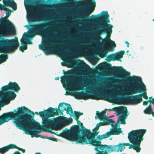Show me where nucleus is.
Here are the masks:
<instances>
[{"label": "nucleus", "instance_id": "4468645a", "mask_svg": "<svg viewBox=\"0 0 154 154\" xmlns=\"http://www.w3.org/2000/svg\"><path fill=\"white\" fill-rule=\"evenodd\" d=\"M85 92L83 91H74L73 96L77 99H83L85 100L89 99L99 100L103 99L101 95L97 93H94L92 92L95 90L96 88L88 86Z\"/></svg>", "mask_w": 154, "mask_h": 154}, {"label": "nucleus", "instance_id": "c85d7f7f", "mask_svg": "<svg viewBox=\"0 0 154 154\" xmlns=\"http://www.w3.org/2000/svg\"><path fill=\"white\" fill-rule=\"evenodd\" d=\"M96 112L97 117H98V119H100V120H102L106 116V112L105 111H103L100 112L99 111H97ZM96 117L97 116H96V119H97Z\"/></svg>", "mask_w": 154, "mask_h": 154}, {"label": "nucleus", "instance_id": "a211bd4d", "mask_svg": "<svg viewBox=\"0 0 154 154\" xmlns=\"http://www.w3.org/2000/svg\"><path fill=\"white\" fill-rule=\"evenodd\" d=\"M142 100V95L141 94L127 97L124 99V100L126 103L134 104L140 103Z\"/></svg>", "mask_w": 154, "mask_h": 154}, {"label": "nucleus", "instance_id": "4be33fe9", "mask_svg": "<svg viewBox=\"0 0 154 154\" xmlns=\"http://www.w3.org/2000/svg\"><path fill=\"white\" fill-rule=\"evenodd\" d=\"M125 54V52L124 51H120L118 52L109 55L107 57L110 60L114 61L117 60L121 62V58L123 57Z\"/></svg>", "mask_w": 154, "mask_h": 154}, {"label": "nucleus", "instance_id": "8fccbe9b", "mask_svg": "<svg viewBox=\"0 0 154 154\" xmlns=\"http://www.w3.org/2000/svg\"><path fill=\"white\" fill-rule=\"evenodd\" d=\"M32 44V42L31 41H28L27 43V44Z\"/></svg>", "mask_w": 154, "mask_h": 154}, {"label": "nucleus", "instance_id": "e433bc0d", "mask_svg": "<svg viewBox=\"0 0 154 154\" xmlns=\"http://www.w3.org/2000/svg\"><path fill=\"white\" fill-rule=\"evenodd\" d=\"M39 137L42 138H45V139L46 138L47 139H49L50 140H51L53 141H57V139L56 138H53L52 137H45V136H40V135H39Z\"/></svg>", "mask_w": 154, "mask_h": 154}, {"label": "nucleus", "instance_id": "a878e982", "mask_svg": "<svg viewBox=\"0 0 154 154\" xmlns=\"http://www.w3.org/2000/svg\"><path fill=\"white\" fill-rule=\"evenodd\" d=\"M46 111V116L48 117H54L56 115H59L60 114L57 108L55 109L52 107L49 108Z\"/></svg>", "mask_w": 154, "mask_h": 154}, {"label": "nucleus", "instance_id": "72a5a7b5", "mask_svg": "<svg viewBox=\"0 0 154 154\" xmlns=\"http://www.w3.org/2000/svg\"><path fill=\"white\" fill-rule=\"evenodd\" d=\"M153 111L152 109L147 107L143 111L144 113L145 114L149 115L151 114Z\"/></svg>", "mask_w": 154, "mask_h": 154}, {"label": "nucleus", "instance_id": "7ed1b4c3", "mask_svg": "<svg viewBox=\"0 0 154 154\" xmlns=\"http://www.w3.org/2000/svg\"><path fill=\"white\" fill-rule=\"evenodd\" d=\"M103 14L99 18L101 24L99 26V29L97 32L94 42L97 44L103 45L109 43V46L108 49L104 48L101 51V55L106 56L108 51H112L116 46L114 42L110 39V37L112 32V25L108 24L109 23V16L107 11H103L100 13Z\"/></svg>", "mask_w": 154, "mask_h": 154}, {"label": "nucleus", "instance_id": "0eeeda50", "mask_svg": "<svg viewBox=\"0 0 154 154\" xmlns=\"http://www.w3.org/2000/svg\"><path fill=\"white\" fill-rule=\"evenodd\" d=\"M53 119H48L47 117L43 118V126L42 127V129L40 128L41 126L39 123L36 122L38 125V129H35V127L32 126V131L35 132V133H33L32 137H37L38 134L40 133L41 131L51 132L55 134L53 132L50 130L54 129L56 127L57 124L59 122H62L66 125L69 124L68 119L67 118H63L60 116L54 118Z\"/></svg>", "mask_w": 154, "mask_h": 154}, {"label": "nucleus", "instance_id": "5701e85b", "mask_svg": "<svg viewBox=\"0 0 154 154\" xmlns=\"http://www.w3.org/2000/svg\"><path fill=\"white\" fill-rule=\"evenodd\" d=\"M16 148L19 150H21L23 152H24L25 150L21 148H20L17 146L15 145L11 144L8 146L0 148V153L1 154H4L6 152H8L10 149Z\"/></svg>", "mask_w": 154, "mask_h": 154}, {"label": "nucleus", "instance_id": "13d9d810", "mask_svg": "<svg viewBox=\"0 0 154 154\" xmlns=\"http://www.w3.org/2000/svg\"><path fill=\"white\" fill-rule=\"evenodd\" d=\"M151 114L152 115V116L153 117H154V112L152 111V113Z\"/></svg>", "mask_w": 154, "mask_h": 154}, {"label": "nucleus", "instance_id": "49530a36", "mask_svg": "<svg viewBox=\"0 0 154 154\" xmlns=\"http://www.w3.org/2000/svg\"><path fill=\"white\" fill-rule=\"evenodd\" d=\"M148 105V103L147 101H144L143 102V105L144 106H147Z\"/></svg>", "mask_w": 154, "mask_h": 154}, {"label": "nucleus", "instance_id": "58836bf2", "mask_svg": "<svg viewBox=\"0 0 154 154\" xmlns=\"http://www.w3.org/2000/svg\"><path fill=\"white\" fill-rule=\"evenodd\" d=\"M27 45H23L20 46L19 49L22 52H23L25 50L27 49Z\"/></svg>", "mask_w": 154, "mask_h": 154}, {"label": "nucleus", "instance_id": "774afa93", "mask_svg": "<svg viewBox=\"0 0 154 154\" xmlns=\"http://www.w3.org/2000/svg\"><path fill=\"white\" fill-rule=\"evenodd\" d=\"M112 138H110V140H112Z\"/></svg>", "mask_w": 154, "mask_h": 154}, {"label": "nucleus", "instance_id": "dca6fc26", "mask_svg": "<svg viewBox=\"0 0 154 154\" xmlns=\"http://www.w3.org/2000/svg\"><path fill=\"white\" fill-rule=\"evenodd\" d=\"M109 111H115L117 115H121L118 120V122L121 124L125 125L126 124L125 119L128 115L127 114V108L124 106H120L114 107L108 109Z\"/></svg>", "mask_w": 154, "mask_h": 154}, {"label": "nucleus", "instance_id": "f8f14e48", "mask_svg": "<svg viewBox=\"0 0 154 154\" xmlns=\"http://www.w3.org/2000/svg\"><path fill=\"white\" fill-rule=\"evenodd\" d=\"M146 132V129H139L133 130L128 134V139L130 143L134 145V149L137 152H140L141 150L140 144L143 140V137Z\"/></svg>", "mask_w": 154, "mask_h": 154}, {"label": "nucleus", "instance_id": "0e129e2a", "mask_svg": "<svg viewBox=\"0 0 154 154\" xmlns=\"http://www.w3.org/2000/svg\"><path fill=\"white\" fill-rule=\"evenodd\" d=\"M83 46H84V47H87V46L86 45H83Z\"/></svg>", "mask_w": 154, "mask_h": 154}, {"label": "nucleus", "instance_id": "680f3d73", "mask_svg": "<svg viewBox=\"0 0 154 154\" xmlns=\"http://www.w3.org/2000/svg\"><path fill=\"white\" fill-rule=\"evenodd\" d=\"M62 65L63 66H65V64L64 63H62Z\"/></svg>", "mask_w": 154, "mask_h": 154}, {"label": "nucleus", "instance_id": "bf43d9fd", "mask_svg": "<svg viewBox=\"0 0 154 154\" xmlns=\"http://www.w3.org/2000/svg\"><path fill=\"white\" fill-rule=\"evenodd\" d=\"M35 114H36L37 115H39V112H35Z\"/></svg>", "mask_w": 154, "mask_h": 154}, {"label": "nucleus", "instance_id": "412c9836", "mask_svg": "<svg viewBox=\"0 0 154 154\" xmlns=\"http://www.w3.org/2000/svg\"><path fill=\"white\" fill-rule=\"evenodd\" d=\"M3 5L0 4V10L5 11L6 10V6L10 7L12 8L14 10H15L17 9L16 3L14 0H3Z\"/></svg>", "mask_w": 154, "mask_h": 154}, {"label": "nucleus", "instance_id": "20e7f679", "mask_svg": "<svg viewBox=\"0 0 154 154\" xmlns=\"http://www.w3.org/2000/svg\"><path fill=\"white\" fill-rule=\"evenodd\" d=\"M44 0H24V4L27 12V18L29 21L39 20L50 15L48 10L41 7L35 10V6L43 3Z\"/></svg>", "mask_w": 154, "mask_h": 154}, {"label": "nucleus", "instance_id": "052dcab7", "mask_svg": "<svg viewBox=\"0 0 154 154\" xmlns=\"http://www.w3.org/2000/svg\"><path fill=\"white\" fill-rule=\"evenodd\" d=\"M35 154H42L41 152H36L35 153Z\"/></svg>", "mask_w": 154, "mask_h": 154}, {"label": "nucleus", "instance_id": "7c9ffc66", "mask_svg": "<svg viewBox=\"0 0 154 154\" xmlns=\"http://www.w3.org/2000/svg\"><path fill=\"white\" fill-rule=\"evenodd\" d=\"M8 55L7 54H1L0 55V64L2 62H5L8 58Z\"/></svg>", "mask_w": 154, "mask_h": 154}, {"label": "nucleus", "instance_id": "603ef678", "mask_svg": "<svg viewBox=\"0 0 154 154\" xmlns=\"http://www.w3.org/2000/svg\"><path fill=\"white\" fill-rule=\"evenodd\" d=\"M151 104V103H150L149 105V106L148 107H147L148 108H149V109H152V105Z\"/></svg>", "mask_w": 154, "mask_h": 154}, {"label": "nucleus", "instance_id": "de8ad7c7", "mask_svg": "<svg viewBox=\"0 0 154 154\" xmlns=\"http://www.w3.org/2000/svg\"><path fill=\"white\" fill-rule=\"evenodd\" d=\"M134 145H132L131 144V145L130 144V145H129L128 148L129 149H131L132 148H133L134 149Z\"/></svg>", "mask_w": 154, "mask_h": 154}, {"label": "nucleus", "instance_id": "4c0bfd02", "mask_svg": "<svg viewBox=\"0 0 154 154\" xmlns=\"http://www.w3.org/2000/svg\"><path fill=\"white\" fill-rule=\"evenodd\" d=\"M75 117V120L77 121V122L78 124H80V126H81V127L82 129V130L84 128H85V127L83 126L82 123L79 120V117Z\"/></svg>", "mask_w": 154, "mask_h": 154}, {"label": "nucleus", "instance_id": "338daca9", "mask_svg": "<svg viewBox=\"0 0 154 154\" xmlns=\"http://www.w3.org/2000/svg\"><path fill=\"white\" fill-rule=\"evenodd\" d=\"M152 21H154V19H152Z\"/></svg>", "mask_w": 154, "mask_h": 154}, {"label": "nucleus", "instance_id": "3c124183", "mask_svg": "<svg viewBox=\"0 0 154 154\" xmlns=\"http://www.w3.org/2000/svg\"><path fill=\"white\" fill-rule=\"evenodd\" d=\"M125 43L126 44H127V47H129V43L127 41L125 42Z\"/></svg>", "mask_w": 154, "mask_h": 154}, {"label": "nucleus", "instance_id": "f03ea898", "mask_svg": "<svg viewBox=\"0 0 154 154\" xmlns=\"http://www.w3.org/2000/svg\"><path fill=\"white\" fill-rule=\"evenodd\" d=\"M17 111L14 109L13 112L4 113L0 116V125L7 122L10 120L14 119L16 126L20 129L24 131L26 134L31 135L33 133L32 126L35 127V129H38V124L32 118L30 115L25 113L29 110L24 106L18 107Z\"/></svg>", "mask_w": 154, "mask_h": 154}, {"label": "nucleus", "instance_id": "4d7b16f0", "mask_svg": "<svg viewBox=\"0 0 154 154\" xmlns=\"http://www.w3.org/2000/svg\"><path fill=\"white\" fill-rule=\"evenodd\" d=\"M55 0H48V1L49 3H50V2L52 1H55Z\"/></svg>", "mask_w": 154, "mask_h": 154}, {"label": "nucleus", "instance_id": "bb28decb", "mask_svg": "<svg viewBox=\"0 0 154 154\" xmlns=\"http://www.w3.org/2000/svg\"><path fill=\"white\" fill-rule=\"evenodd\" d=\"M109 137L112 135H119L122 132L121 128H114L111 131L107 132Z\"/></svg>", "mask_w": 154, "mask_h": 154}, {"label": "nucleus", "instance_id": "c756f323", "mask_svg": "<svg viewBox=\"0 0 154 154\" xmlns=\"http://www.w3.org/2000/svg\"><path fill=\"white\" fill-rule=\"evenodd\" d=\"M23 37L21 40V44L24 45H27V43L26 42V38H27V37L29 38L30 37L29 36L28 34H27L26 33L23 34Z\"/></svg>", "mask_w": 154, "mask_h": 154}, {"label": "nucleus", "instance_id": "09e8293b", "mask_svg": "<svg viewBox=\"0 0 154 154\" xmlns=\"http://www.w3.org/2000/svg\"><path fill=\"white\" fill-rule=\"evenodd\" d=\"M68 119L69 124L71 122H72V118H68Z\"/></svg>", "mask_w": 154, "mask_h": 154}, {"label": "nucleus", "instance_id": "39448f33", "mask_svg": "<svg viewBox=\"0 0 154 154\" xmlns=\"http://www.w3.org/2000/svg\"><path fill=\"white\" fill-rule=\"evenodd\" d=\"M66 2V5L71 6H75L82 4L81 17L85 21L91 22L93 21L97 18V16L92 15L89 18L90 15L94 12L96 6V3L94 0H82L78 1L76 0H64Z\"/></svg>", "mask_w": 154, "mask_h": 154}, {"label": "nucleus", "instance_id": "2eb2a0df", "mask_svg": "<svg viewBox=\"0 0 154 154\" xmlns=\"http://www.w3.org/2000/svg\"><path fill=\"white\" fill-rule=\"evenodd\" d=\"M42 45H40L39 48L43 50L46 54H49L53 51H55L62 56L65 55L67 50L61 46L60 48H55L53 43L48 41L47 38L43 39Z\"/></svg>", "mask_w": 154, "mask_h": 154}, {"label": "nucleus", "instance_id": "473e14b6", "mask_svg": "<svg viewBox=\"0 0 154 154\" xmlns=\"http://www.w3.org/2000/svg\"><path fill=\"white\" fill-rule=\"evenodd\" d=\"M46 110H45L44 111H41V112H39V116H40L42 117V120H43V118H45V117H47L46 116H45V115L46 116ZM42 122H43V121H42ZM42 124H43V122H42ZM40 125L41 126V128H40L41 129H42V127L43 126V125Z\"/></svg>", "mask_w": 154, "mask_h": 154}, {"label": "nucleus", "instance_id": "f257e3e1", "mask_svg": "<svg viewBox=\"0 0 154 154\" xmlns=\"http://www.w3.org/2000/svg\"><path fill=\"white\" fill-rule=\"evenodd\" d=\"M64 75L61 77H140L131 75L130 72L122 66H113L105 62L99 64L94 69L88 65L82 66L80 71L72 69L66 71L63 70Z\"/></svg>", "mask_w": 154, "mask_h": 154}, {"label": "nucleus", "instance_id": "f704fd0d", "mask_svg": "<svg viewBox=\"0 0 154 154\" xmlns=\"http://www.w3.org/2000/svg\"><path fill=\"white\" fill-rule=\"evenodd\" d=\"M125 147L122 144L120 143L119 145H118V148H117V151L119 152L120 151L122 152L123 150V149H125Z\"/></svg>", "mask_w": 154, "mask_h": 154}, {"label": "nucleus", "instance_id": "b1692460", "mask_svg": "<svg viewBox=\"0 0 154 154\" xmlns=\"http://www.w3.org/2000/svg\"><path fill=\"white\" fill-rule=\"evenodd\" d=\"M99 148L100 149L105 148L106 149H108L109 152H112L113 151H117V148H118V145L109 146L106 145H102L101 144H98L97 146L96 147V149Z\"/></svg>", "mask_w": 154, "mask_h": 154}, {"label": "nucleus", "instance_id": "e2e57ef3", "mask_svg": "<svg viewBox=\"0 0 154 154\" xmlns=\"http://www.w3.org/2000/svg\"><path fill=\"white\" fill-rule=\"evenodd\" d=\"M26 26H27V29H28V28L29 27V26H28V25H26Z\"/></svg>", "mask_w": 154, "mask_h": 154}, {"label": "nucleus", "instance_id": "c03bdc74", "mask_svg": "<svg viewBox=\"0 0 154 154\" xmlns=\"http://www.w3.org/2000/svg\"><path fill=\"white\" fill-rule=\"evenodd\" d=\"M106 97L109 98H110L111 100H112L113 97V95H109L106 96Z\"/></svg>", "mask_w": 154, "mask_h": 154}, {"label": "nucleus", "instance_id": "423d86ee", "mask_svg": "<svg viewBox=\"0 0 154 154\" xmlns=\"http://www.w3.org/2000/svg\"><path fill=\"white\" fill-rule=\"evenodd\" d=\"M61 82L63 86L66 88L67 90L65 95L73 96V92L74 90H79V86L81 84H77L76 79H82L83 80L82 83H83L86 86L90 84L89 79H128V78H60Z\"/></svg>", "mask_w": 154, "mask_h": 154}, {"label": "nucleus", "instance_id": "ddd939ff", "mask_svg": "<svg viewBox=\"0 0 154 154\" xmlns=\"http://www.w3.org/2000/svg\"><path fill=\"white\" fill-rule=\"evenodd\" d=\"M81 129L78 125L72 126L70 130H63L60 134V136L70 141H75L76 143H80L81 141L80 133Z\"/></svg>", "mask_w": 154, "mask_h": 154}, {"label": "nucleus", "instance_id": "a19ab883", "mask_svg": "<svg viewBox=\"0 0 154 154\" xmlns=\"http://www.w3.org/2000/svg\"><path fill=\"white\" fill-rule=\"evenodd\" d=\"M101 126H103V123L102 122H100L97 124L95 128L99 130V127Z\"/></svg>", "mask_w": 154, "mask_h": 154}, {"label": "nucleus", "instance_id": "393cba45", "mask_svg": "<svg viewBox=\"0 0 154 154\" xmlns=\"http://www.w3.org/2000/svg\"><path fill=\"white\" fill-rule=\"evenodd\" d=\"M146 90L145 87V86L142 88H140L138 87H135L131 92V94H135L139 92H141V91H142L143 93L141 94L142 97L145 99L147 100L148 99V97L146 95Z\"/></svg>", "mask_w": 154, "mask_h": 154}, {"label": "nucleus", "instance_id": "6e6d98bb", "mask_svg": "<svg viewBox=\"0 0 154 154\" xmlns=\"http://www.w3.org/2000/svg\"><path fill=\"white\" fill-rule=\"evenodd\" d=\"M149 99L150 100H152V99H154V98H152V97H149Z\"/></svg>", "mask_w": 154, "mask_h": 154}, {"label": "nucleus", "instance_id": "ea45409f", "mask_svg": "<svg viewBox=\"0 0 154 154\" xmlns=\"http://www.w3.org/2000/svg\"><path fill=\"white\" fill-rule=\"evenodd\" d=\"M75 117H79L81 115H83V113L82 112H79L75 111L74 113H73Z\"/></svg>", "mask_w": 154, "mask_h": 154}, {"label": "nucleus", "instance_id": "6ab92c4d", "mask_svg": "<svg viewBox=\"0 0 154 154\" xmlns=\"http://www.w3.org/2000/svg\"><path fill=\"white\" fill-rule=\"evenodd\" d=\"M57 109L60 115L63 114V112L64 110H66L67 114H70L71 113H73V110L71 105L64 102L60 103L59 104Z\"/></svg>", "mask_w": 154, "mask_h": 154}, {"label": "nucleus", "instance_id": "f3484780", "mask_svg": "<svg viewBox=\"0 0 154 154\" xmlns=\"http://www.w3.org/2000/svg\"><path fill=\"white\" fill-rule=\"evenodd\" d=\"M4 91L2 90L0 91V97L2 100L1 101L3 103L5 102L7 100H13L16 97V95L14 92Z\"/></svg>", "mask_w": 154, "mask_h": 154}, {"label": "nucleus", "instance_id": "2f4dec72", "mask_svg": "<svg viewBox=\"0 0 154 154\" xmlns=\"http://www.w3.org/2000/svg\"><path fill=\"white\" fill-rule=\"evenodd\" d=\"M109 137V136L108 134V132H106V134H103L101 135H98L97 136V139L99 140H101L102 139H105L106 138Z\"/></svg>", "mask_w": 154, "mask_h": 154}, {"label": "nucleus", "instance_id": "79ce46f5", "mask_svg": "<svg viewBox=\"0 0 154 154\" xmlns=\"http://www.w3.org/2000/svg\"><path fill=\"white\" fill-rule=\"evenodd\" d=\"M147 102H149L150 103H152L154 105V99H152V100H148L147 101Z\"/></svg>", "mask_w": 154, "mask_h": 154}, {"label": "nucleus", "instance_id": "9d476101", "mask_svg": "<svg viewBox=\"0 0 154 154\" xmlns=\"http://www.w3.org/2000/svg\"><path fill=\"white\" fill-rule=\"evenodd\" d=\"M31 27V30L28 33L29 36L31 38H33L35 35L46 34L50 35L52 38L54 32L50 28H47L48 25L45 23L38 22L29 25Z\"/></svg>", "mask_w": 154, "mask_h": 154}, {"label": "nucleus", "instance_id": "69168bd1", "mask_svg": "<svg viewBox=\"0 0 154 154\" xmlns=\"http://www.w3.org/2000/svg\"><path fill=\"white\" fill-rule=\"evenodd\" d=\"M129 50H127V51L126 53H128V52H129Z\"/></svg>", "mask_w": 154, "mask_h": 154}, {"label": "nucleus", "instance_id": "6e6552de", "mask_svg": "<svg viewBox=\"0 0 154 154\" xmlns=\"http://www.w3.org/2000/svg\"><path fill=\"white\" fill-rule=\"evenodd\" d=\"M6 16L0 19V38L15 35L16 30L13 24L8 19L11 14V10L7 8L5 10Z\"/></svg>", "mask_w": 154, "mask_h": 154}, {"label": "nucleus", "instance_id": "c9c22d12", "mask_svg": "<svg viewBox=\"0 0 154 154\" xmlns=\"http://www.w3.org/2000/svg\"><path fill=\"white\" fill-rule=\"evenodd\" d=\"M98 149H101V150H103L104 149H100L99 148H97V149H96V147L95 148V149L97 151V154H107L108 153V152L106 151H100L98 150Z\"/></svg>", "mask_w": 154, "mask_h": 154}, {"label": "nucleus", "instance_id": "9b49d317", "mask_svg": "<svg viewBox=\"0 0 154 154\" xmlns=\"http://www.w3.org/2000/svg\"><path fill=\"white\" fill-rule=\"evenodd\" d=\"M19 45L18 39L15 36L14 39L0 38V53L8 54L14 52Z\"/></svg>", "mask_w": 154, "mask_h": 154}, {"label": "nucleus", "instance_id": "864d4df0", "mask_svg": "<svg viewBox=\"0 0 154 154\" xmlns=\"http://www.w3.org/2000/svg\"><path fill=\"white\" fill-rule=\"evenodd\" d=\"M13 154H21L20 152L18 151L15 152Z\"/></svg>", "mask_w": 154, "mask_h": 154}, {"label": "nucleus", "instance_id": "cd10ccee", "mask_svg": "<svg viewBox=\"0 0 154 154\" xmlns=\"http://www.w3.org/2000/svg\"><path fill=\"white\" fill-rule=\"evenodd\" d=\"M102 120L103 122H101L103 123V126L108 124L112 125L115 123L114 121L112 119H109L106 116Z\"/></svg>", "mask_w": 154, "mask_h": 154}, {"label": "nucleus", "instance_id": "1a4fd4ad", "mask_svg": "<svg viewBox=\"0 0 154 154\" xmlns=\"http://www.w3.org/2000/svg\"><path fill=\"white\" fill-rule=\"evenodd\" d=\"M98 130L95 128L92 130L93 132H92L90 129L84 128L81 130L82 135H81V141L80 140L79 142L82 145L90 144L96 147L98 144H101L100 141H97L95 139V136L99 133L97 131Z\"/></svg>", "mask_w": 154, "mask_h": 154}, {"label": "nucleus", "instance_id": "aec40b11", "mask_svg": "<svg viewBox=\"0 0 154 154\" xmlns=\"http://www.w3.org/2000/svg\"><path fill=\"white\" fill-rule=\"evenodd\" d=\"M2 90L8 91L16 92H18L20 90V88L18 84L15 82H10L8 85L2 87L1 88Z\"/></svg>", "mask_w": 154, "mask_h": 154}, {"label": "nucleus", "instance_id": "a18cd8bd", "mask_svg": "<svg viewBox=\"0 0 154 154\" xmlns=\"http://www.w3.org/2000/svg\"><path fill=\"white\" fill-rule=\"evenodd\" d=\"M124 146H129L130 145V144L129 143H125L123 144Z\"/></svg>", "mask_w": 154, "mask_h": 154}, {"label": "nucleus", "instance_id": "37998d69", "mask_svg": "<svg viewBox=\"0 0 154 154\" xmlns=\"http://www.w3.org/2000/svg\"><path fill=\"white\" fill-rule=\"evenodd\" d=\"M106 89V87H102L101 88H100L97 90L99 92H100L101 91H102L103 90H105Z\"/></svg>", "mask_w": 154, "mask_h": 154}, {"label": "nucleus", "instance_id": "5fc2aeb1", "mask_svg": "<svg viewBox=\"0 0 154 154\" xmlns=\"http://www.w3.org/2000/svg\"><path fill=\"white\" fill-rule=\"evenodd\" d=\"M60 78H55V80H58Z\"/></svg>", "mask_w": 154, "mask_h": 154}]
</instances>
